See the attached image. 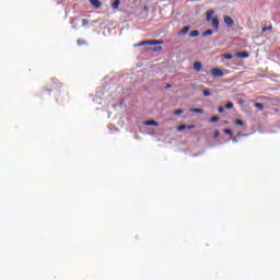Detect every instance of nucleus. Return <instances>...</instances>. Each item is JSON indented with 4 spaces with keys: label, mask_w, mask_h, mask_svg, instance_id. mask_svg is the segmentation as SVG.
<instances>
[{
    "label": "nucleus",
    "mask_w": 280,
    "mask_h": 280,
    "mask_svg": "<svg viewBox=\"0 0 280 280\" xmlns=\"http://www.w3.org/2000/svg\"><path fill=\"white\" fill-rule=\"evenodd\" d=\"M183 130H187V125H180L177 127L178 132H183Z\"/></svg>",
    "instance_id": "nucleus-15"
},
{
    "label": "nucleus",
    "mask_w": 280,
    "mask_h": 280,
    "mask_svg": "<svg viewBox=\"0 0 280 280\" xmlns=\"http://www.w3.org/2000/svg\"><path fill=\"white\" fill-rule=\"evenodd\" d=\"M220 137V131H214V139H218Z\"/></svg>",
    "instance_id": "nucleus-27"
},
{
    "label": "nucleus",
    "mask_w": 280,
    "mask_h": 280,
    "mask_svg": "<svg viewBox=\"0 0 280 280\" xmlns=\"http://www.w3.org/2000/svg\"><path fill=\"white\" fill-rule=\"evenodd\" d=\"M143 45H163V40H156V39L143 40L137 44L136 47H143Z\"/></svg>",
    "instance_id": "nucleus-1"
},
{
    "label": "nucleus",
    "mask_w": 280,
    "mask_h": 280,
    "mask_svg": "<svg viewBox=\"0 0 280 280\" xmlns=\"http://www.w3.org/2000/svg\"><path fill=\"white\" fill-rule=\"evenodd\" d=\"M191 113H198V114L202 115L203 110L200 108H192Z\"/></svg>",
    "instance_id": "nucleus-18"
},
{
    "label": "nucleus",
    "mask_w": 280,
    "mask_h": 280,
    "mask_svg": "<svg viewBox=\"0 0 280 280\" xmlns=\"http://www.w3.org/2000/svg\"><path fill=\"white\" fill-rule=\"evenodd\" d=\"M211 34H213V31L211 30H207L206 32H203V36H211Z\"/></svg>",
    "instance_id": "nucleus-21"
},
{
    "label": "nucleus",
    "mask_w": 280,
    "mask_h": 280,
    "mask_svg": "<svg viewBox=\"0 0 280 280\" xmlns=\"http://www.w3.org/2000/svg\"><path fill=\"white\" fill-rule=\"evenodd\" d=\"M218 121H220V118L218 116H213L210 118L211 124H218Z\"/></svg>",
    "instance_id": "nucleus-13"
},
{
    "label": "nucleus",
    "mask_w": 280,
    "mask_h": 280,
    "mask_svg": "<svg viewBox=\"0 0 280 280\" xmlns=\"http://www.w3.org/2000/svg\"><path fill=\"white\" fill-rule=\"evenodd\" d=\"M255 108H258V110H264V104L262 103H255Z\"/></svg>",
    "instance_id": "nucleus-14"
},
{
    "label": "nucleus",
    "mask_w": 280,
    "mask_h": 280,
    "mask_svg": "<svg viewBox=\"0 0 280 280\" xmlns=\"http://www.w3.org/2000/svg\"><path fill=\"white\" fill-rule=\"evenodd\" d=\"M82 25H89V20L83 19V20H82Z\"/></svg>",
    "instance_id": "nucleus-26"
},
{
    "label": "nucleus",
    "mask_w": 280,
    "mask_h": 280,
    "mask_svg": "<svg viewBox=\"0 0 280 280\" xmlns=\"http://www.w3.org/2000/svg\"><path fill=\"white\" fill-rule=\"evenodd\" d=\"M194 128H196V125L186 126V129H187V130H194Z\"/></svg>",
    "instance_id": "nucleus-24"
},
{
    "label": "nucleus",
    "mask_w": 280,
    "mask_h": 280,
    "mask_svg": "<svg viewBox=\"0 0 280 280\" xmlns=\"http://www.w3.org/2000/svg\"><path fill=\"white\" fill-rule=\"evenodd\" d=\"M119 5H121V0H114L112 3L113 10H119Z\"/></svg>",
    "instance_id": "nucleus-9"
},
{
    "label": "nucleus",
    "mask_w": 280,
    "mask_h": 280,
    "mask_svg": "<svg viewBox=\"0 0 280 280\" xmlns=\"http://www.w3.org/2000/svg\"><path fill=\"white\" fill-rule=\"evenodd\" d=\"M166 89H172V84H167V85H166Z\"/></svg>",
    "instance_id": "nucleus-29"
},
{
    "label": "nucleus",
    "mask_w": 280,
    "mask_h": 280,
    "mask_svg": "<svg viewBox=\"0 0 280 280\" xmlns=\"http://www.w3.org/2000/svg\"><path fill=\"white\" fill-rule=\"evenodd\" d=\"M223 58H224L225 60H232V59H233V55H231V54H224V55H223Z\"/></svg>",
    "instance_id": "nucleus-17"
},
{
    "label": "nucleus",
    "mask_w": 280,
    "mask_h": 280,
    "mask_svg": "<svg viewBox=\"0 0 280 280\" xmlns=\"http://www.w3.org/2000/svg\"><path fill=\"white\" fill-rule=\"evenodd\" d=\"M262 32H272V25L262 27Z\"/></svg>",
    "instance_id": "nucleus-16"
},
{
    "label": "nucleus",
    "mask_w": 280,
    "mask_h": 280,
    "mask_svg": "<svg viewBox=\"0 0 280 280\" xmlns=\"http://www.w3.org/2000/svg\"><path fill=\"white\" fill-rule=\"evenodd\" d=\"M198 36H200V32L198 30L191 31L189 33L190 38H198Z\"/></svg>",
    "instance_id": "nucleus-11"
},
{
    "label": "nucleus",
    "mask_w": 280,
    "mask_h": 280,
    "mask_svg": "<svg viewBox=\"0 0 280 280\" xmlns=\"http://www.w3.org/2000/svg\"><path fill=\"white\" fill-rule=\"evenodd\" d=\"M213 14H214L213 10H208L206 13V21L208 22L213 21Z\"/></svg>",
    "instance_id": "nucleus-7"
},
{
    "label": "nucleus",
    "mask_w": 280,
    "mask_h": 280,
    "mask_svg": "<svg viewBox=\"0 0 280 280\" xmlns=\"http://www.w3.org/2000/svg\"><path fill=\"white\" fill-rule=\"evenodd\" d=\"M145 126H159V122H156L155 120H147Z\"/></svg>",
    "instance_id": "nucleus-12"
},
{
    "label": "nucleus",
    "mask_w": 280,
    "mask_h": 280,
    "mask_svg": "<svg viewBox=\"0 0 280 280\" xmlns=\"http://www.w3.org/2000/svg\"><path fill=\"white\" fill-rule=\"evenodd\" d=\"M91 5L95 8L96 10H100L102 8V2L100 0H90Z\"/></svg>",
    "instance_id": "nucleus-5"
},
{
    "label": "nucleus",
    "mask_w": 280,
    "mask_h": 280,
    "mask_svg": "<svg viewBox=\"0 0 280 280\" xmlns=\"http://www.w3.org/2000/svg\"><path fill=\"white\" fill-rule=\"evenodd\" d=\"M212 27L213 30H220V20L218 16L212 18Z\"/></svg>",
    "instance_id": "nucleus-4"
},
{
    "label": "nucleus",
    "mask_w": 280,
    "mask_h": 280,
    "mask_svg": "<svg viewBox=\"0 0 280 280\" xmlns=\"http://www.w3.org/2000/svg\"><path fill=\"white\" fill-rule=\"evenodd\" d=\"M225 108H228V109H231V108H233V103H228L226 105H225Z\"/></svg>",
    "instance_id": "nucleus-25"
},
{
    "label": "nucleus",
    "mask_w": 280,
    "mask_h": 280,
    "mask_svg": "<svg viewBox=\"0 0 280 280\" xmlns=\"http://www.w3.org/2000/svg\"><path fill=\"white\" fill-rule=\"evenodd\" d=\"M194 69L195 71H202V63L200 61H195Z\"/></svg>",
    "instance_id": "nucleus-10"
},
{
    "label": "nucleus",
    "mask_w": 280,
    "mask_h": 280,
    "mask_svg": "<svg viewBox=\"0 0 280 280\" xmlns=\"http://www.w3.org/2000/svg\"><path fill=\"white\" fill-rule=\"evenodd\" d=\"M203 96L205 97H210L211 96V92L209 90H203Z\"/></svg>",
    "instance_id": "nucleus-20"
},
{
    "label": "nucleus",
    "mask_w": 280,
    "mask_h": 280,
    "mask_svg": "<svg viewBox=\"0 0 280 280\" xmlns=\"http://www.w3.org/2000/svg\"><path fill=\"white\" fill-rule=\"evenodd\" d=\"M225 135H230V137H233V130L231 129H224Z\"/></svg>",
    "instance_id": "nucleus-22"
},
{
    "label": "nucleus",
    "mask_w": 280,
    "mask_h": 280,
    "mask_svg": "<svg viewBox=\"0 0 280 280\" xmlns=\"http://www.w3.org/2000/svg\"><path fill=\"white\" fill-rule=\"evenodd\" d=\"M211 75H213V78H224V71H222V69L220 68H213L210 70Z\"/></svg>",
    "instance_id": "nucleus-2"
},
{
    "label": "nucleus",
    "mask_w": 280,
    "mask_h": 280,
    "mask_svg": "<svg viewBox=\"0 0 280 280\" xmlns=\"http://www.w3.org/2000/svg\"><path fill=\"white\" fill-rule=\"evenodd\" d=\"M218 112H219V113H223V112H224V107L220 106V107L218 108Z\"/></svg>",
    "instance_id": "nucleus-28"
},
{
    "label": "nucleus",
    "mask_w": 280,
    "mask_h": 280,
    "mask_svg": "<svg viewBox=\"0 0 280 280\" xmlns=\"http://www.w3.org/2000/svg\"><path fill=\"white\" fill-rule=\"evenodd\" d=\"M78 45H82V40H78Z\"/></svg>",
    "instance_id": "nucleus-30"
},
{
    "label": "nucleus",
    "mask_w": 280,
    "mask_h": 280,
    "mask_svg": "<svg viewBox=\"0 0 280 280\" xmlns=\"http://www.w3.org/2000/svg\"><path fill=\"white\" fill-rule=\"evenodd\" d=\"M189 30H191V26H184L180 32L178 33L179 36H185V34H189Z\"/></svg>",
    "instance_id": "nucleus-8"
},
{
    "label": "nucleus",
    "mask_w": 280,
    "mask_h": 280,
    "mask_svg": "<svg viewBox=\"0 0 280 280\" xmlns=\"http://www.w3.org/2000/svg\"><path fill=\"white\" fill-rule=\"evenodd\" d=\"M236 126H244V120L237 119L235 120Z\"/></svg>",
    "instance_id": "nucleus-23"
},
{
    "label": "nucleus",
    "mask_w": 280,
    "mask_h": 280,
    "mask_svg": "<svg viewBox=\"0 0 280 280\" xmlns=\"http://www.w3.org/2000/svg\"><path fill=\"white\" fill-rule=\"evenodd\" d=\"M223 21H224L226 27H233V25H235V21H233V18H231L229 15H224Z\"/></svg>",
    "instance_id": "nucleus-3"
},
{
    "label": "nucleus",
    "mask_w": 280,
    "mask_h": 280,
    "mask_svg": "<svg viewBox=\"0 0 280 280\" xmlns=\"http://www.w3.org/2000/svg\"><path fill=\"white\" fill-rule=\"evenodd\" d=\"M183 113H185V110L176 109V110L173 112V115H183Z\"/></svg>",
    "instance_id": "nucleus-19"
},
{
    "label": "nucleus",
    "mask_w": 280,
    "mask_h": 280,
    "mask_svg": "<svg viewBox=\"0 0 280 280\" xmlns=\"http://www.w3.org/2000/svg\"><path fill=\"white\" fill-rule=\"evenodd\" d=\"M250 54H248L247 51H238L235 54L236 58H249Z\"/></svg>",
    "instance_id": "nucleus-6"
}]
</instances>
